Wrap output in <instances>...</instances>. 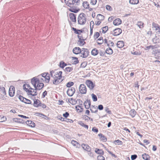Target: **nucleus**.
<instances>
[{
	"label": "nucleus",
	"instance_id": "1",
	"mask_svg": "<svg viewBox=\"0 0 160 160\" xmlns=\"http://www.w3.org/2000/svg\"><path fill=\"white\" fill-rule=\"evenodd\" d=\"M71 28L74 31V33L78 35L77 37L78 39L77 42L78 45L80 47L86 44L85 40L86 39L87 34H86L85 36L84 31L82 29H77L74 27H72Z\"/></svg>",
	"mask_w": 160,
	"mask_h": 160
},
{
	"label": "nucleus",
	"instance_id": "2",
	"mask_svg": "<svg viewBox=\"0 0 160 160\" xmlns=\"http://www.w3.org/2000/svg\"><path fill=\"white\" fill-rule=\"evenodd\" d=\"M50 74L53 78V83L55 85H58L62 81V71L57 69H55L50 71Z\"/></svg>",
	"mask_w": 160,
	"mask_h": 160
},
{
	"label": "nucleus",
	"instance_id": "3",
	"mask_svg": "<svg viewBox=\"0 0 160 160\" xmlns=\"http://www.w3.org/2000/svg\"><path fill=\"white\" fill-rule=\"evenodd\" d=\"M80 2V0H64L65 4L68 7V10L74 13H77L80 11V9L73 6L75 4H77Z\"/></svg>",
	"mask_w": 160,
	"mask_h": 160
},
{
	"label": "nucleus",
	"instance_id": "4",
	"mask_svg": "<svg viewBox=\"0 0 160 160\" xmlns=\"http://www.w3.org/2000/svg\"><path fill=\"white\" fill-rule=\"evenodd\" d=\"M31 83L35 88L39 90L42 89L44 86L43 79L40 76L38 75L32 78Z\"/></svg>",
	"mask_w": 160,
	"mask_h": 160
},
{
	"label": "nucleus",
	"instance_id": "5",
	"mask_svg": "<svg viewBox=\"0 0 160 160\" xmlns=\"http://www.w3.org/2000/svg\"><path fill=\"white\" fill-rule=\"evenodd\" d=\"M23 88L28 96H34L37 95V89L32 88L28 83L24 84L23 86Z\"/></svg>",
	"mask_w": 160,
	"mask_h": 160
},
{
	"label": "nucleus",
	"instance_id": "6",
	"mask_svg": "<svg viewBox=\"0 0 160 160\" xmlns=\"http://www.w3.org/2000/svg\"><path fill=\"white\" fill-rule=\"evenodd\" d=\"M78 23L83 25L85 24L87 21V18L85 14L84 13L80 14L78 18Z\"/></svg>",
	"mask_w": 160,
	"mask_h": 160
},
{
	"label": "nucleus",
	"instance_id": "7",
	"mask_svg": "<svg viewBox=\"0 0 160 160\" xmlns=\"http://www.w3.org/2000/svg\"><path fill=\"white\" fill-rule=\"evenodd\" d=\"M39 76H40L42 78L43 82L46 83H49L50 80V74L48 72H43L39 75Z\"/></svg>",
	"mask_w": 160,
	"mask_h": 160
},
{
	"label": "nucleus",
	"instance_id": "8",
	"mask_svg": "<svg viewBox=\"0 0 160 160\" xmlns=\"http://www.w3.org/2000/svg\"><path fill=\"white\" fill-rule=\"evenodd\" d=\"M33 106L36 108L41 107L42 108L44 109L46 108L47 106L45 104L42 103L41 101L39 99H35L34 101Z\"/></svg>",
	"mask_w": 160,
	"mask_h": 160
},
{
	"label": "nucleus",
	"instance_id": "9",
	"mask_svg": "<svg viewBox=\"0 0 160 160\" xmlns=\"http://www.w3.org/2000/svg\"><path fill=\"white\" fill-rule=\"evenodd\" d=\"M89 53V52L87 49L82 48L80 52V56L83 58H86L88 56Z\"/></svg>",
	"mask_w": 160,
	"mask_h": 160
},
{
	"label": "nucleus",
	"instance_id": "10",
	"mask_svg": "<svg viewBox=\"0 0 160 160\" xmlns=\"http://www.w3.org/2000/svg\"><path fill=\"white\" fill-rule=\"evenodd\" d=\"M79 91L82 94H85L87 93V88L84 84H81L79 88Z\"/></svg>",
	"mask_w": 160,
	"mask_h": 160
},
{
	"label": "nucleus",
	"instance_id": "11",
	"mask_svg": "<svg viewBox=\"0 0 160 160\" xmlns=\"http://www.w3.org/2000/svg\"><path fill=\"white\" fill-rule=\"evenodd\" d=\"M82 6L84 8L88 9L89 11H92L93 9L90 7L89 3L88 1H84L82 3Z\"/></svg>",
	"mask_w": 160,
	"mask_h": 160
},
{
	"label": "nucleus",
	"instance_id": "12",
	"mask_svg": "<svg viewBox=\"0 0 160 160\" xmlns=\"http://www.w3.org/2000/svg\"><path fill=\"white\" fill-rule=\"evenodd\" d=\"M75 91V88L72 87L68 88L67 91V94L69 96H72L74 93Z\"/></svg>",
	"mask_w": 160,
	"mask_h": 160
},
{
	"label": "nucleus",
	"instance_id": "13",
	"mask_svg": "<svg viewBox=\"0 0 160 160\" xmlns=\"http://www.w3.org/2000/svg\"><path fill=\"white\" fill-rule=\"evenodd\" d=\"M86 84L87 86L90 89H92L94 87L93 82L91 80H88L86 82Z\"/></svg>",
	"mask_w": 160,
	"mask_h": 160
},
{
	"label": "nucleus",
	"instance_id": "14",
	"mask_svg": "<svg viewBox=\"0 0 160 160\" xmlns=\"http://www.w3.org/2000/svg\"><path fill=\"white\" fill-rule=\"evenodd\" d=\"M122 32L121 29L117 28L114 30L112 31V34L114 36H117L120 34Z\"/></svg>",
	"mask_w": 160,
	"mask_h": 160
},
{
	"label": "nucleus",
	"instance_id": "15",
	"mask_svg": "<svg viewBox=\"0 0 160 160\" xmlns=\"http://www.w3.org/2000/svg\"><path fill=\"white\" fill-rule=\"evenodd\" d=\"M69 17L70 20L73 22H76V16L73 13H71L69 14Z\"/></svg>",
	"mask_w": 160,
	"mask_h": 160
},
{
	"label": "nucleus",
	"instance_id": "16",
	"mask_svg": "<svg viewBox=\"0 0 160 160\" xmlns=\"http://www.w3.org/2000/svg\"><path fill=\"white\" fill-rule=\"evenodd\" d=\"M15 93V88L14 86H11L9 88V94L11 97H13Z\"/></svg>",
	"mask_w": 160,
	"mask_h": 160
},
{
	"label": "nucleus",
	"instance_id": "17",
	"mask_svg": "<svg viewBox=\"0 0 160 160\" xmlns=\"http://www.w3.org/2000/svg\"><path fill=\"white\" fill-rule=\"evenodd\" d=\"M98 136L99 137L100 141L103 142H106L107 141V139L106 137L102 134H99Z\"/></svg>",
	"mask_w": 160,
	"mask_h": 160
},
{
	"label": "nucleus",
	"instance_id": "18",
	"mask_svg": "<svg viewBox=\"0 0 160 160\" xmlns=\"http://www.w3.org/2000/svg\"><path fill=\"white\" fill-rule=\"evenodd\" d=\"M122 23L121 20L119 18H117L113 21V24L115 26H118L121 24Z\"/></svg>",
	"mask_w": 160,
	"mask_h": 160
},
{
	"label": "nucleus",
	"instance_id": "19",
	"mask_svg": "<svg viewBox=\"0 0 160 160\" xmlns=\"http://www.w3.org/2000/svg\"><path fill=\"white\" fill-rule=\"evenodd\" d=\"M81 49L78 47H76L73 48L72 51L73 52L76 54H78L80 53Z\"/></svg>",
	"mask_w": 160,
	"mask_h": 160
},
{
	"label": "nucleus",
	"instance_id": "20",
	"mask_svg": "<svg viewBox=\"0 0 160 160\" xmlns=\"http://www.w3.org/2000/svg\"><path fill=\"white\" fill-rule=\"evenodd\" d=\"M104 19L105 17L100 14H98L96 17V19L97 20L101 22H102Z\"/></svg>",
	"mask_w": 160,
	"mask_h": 160
},
{
	"label": "nucleus",
	"instance_id": "21",
	"mask_svg": "<svg viewBox=\"0 0 160 160\" xmlns=\"http://www.w3.org/2000/svg\"><path fill=\"white\" fill-rule=\"evenodd\" d=\"M84 107L86 109H89L91 106V102L89 100H87L84 102Z\"/></svg>",
	"mask_w": 160,
	"mask_h": 160
},
{
	"label": "nucleus",
	"instance_id": "22",
	"mask_svg": "<svg viewBox=\"0 0 160 160\" xmlns=\"http://www.w3.org/2000/svg\"><path fill=\"white\" fill-rule=\"evenodd\" d=\"M81 146L84 150L88 152L90 151L91 148L88 145L83 143L82 144Z\"/></svg>",
	"mask_w": 160,
	"mask_h": 160
},
{
	"label": "nucleus",
	"instance_id": "23",
	"mask_svg": "<svg viewBox=\"0 0 160 160\" xmlns=\"http://www.w3.org/2000/svg\"><path fill=\"white\" fill-rule=\"evenodd\" d=\"M26 123L28 126L32 128L35 127V124L34 122L31 120H28L26 121Z\"/></svg>",
	"mask_w": 160,
	"mask_h": 160
},
{
	"label": "nucleus",
	"instance_id": "24",
	"mask_svg": "<svg viewBox=\"0 0 160 160\" xmlns=\"http://www.w3.org/2000/svg\"><path fill=\"white\" fill-rule=\"evenodd\" d=\"M68 102L72 105H74L76 103L77 101L75 99L71 98L68 99Z\"/></svg>",
	"mask_w": 160,
	"mask_h": 160
},
{
	"label": "nucleus",
	"instance_id": "25",
	"mask_svg": "<svg viewBox=\"0 0 160 160\" xmlns=\"http://www.w3.org/2000/svg\"><path fill=\"white\" fill-rule=\"evenodd\" d=\"M95 152L98 154H99V155H103L104 154V151H103L102 149H98V148H95Z\"/></svg>",
	"mask_w": 160,
	"mask_h": 160
},
{
	"label": "nucleus",
	"instance_id": "26",
	"mask_svg": "<svg viewBox=\"0 0 160 160\" xmlns=\"http://www.w3.org/2000/svg\"><path fill=\"white\" fill-rule=\"evenodd\" d=\"M142 157L145 160H150L151 158L150 156L146 153H144L142 154Z\"/></svg>",
	"mask_w": 160,
	"mask_h": 160
},
{
	"label": "nucleus",
	"instance_id": "27",
	"mask_svg": "<svg viewBox=\"0 0 160 160\" xmlns=\"http://www.w3.org/2000/svg\"><path fill=\"white\" fill-rule=\"evenodd\" d=\"M72 144L77 148H79L80 147V144L77 141L74 140H72L71 142Z\"/></svg>",
	"mask_w": 160,
	"mask_h": 160
},
{
	"label": "nucleus",
	"instance_id": "28",
	"mask_svg": "<svg viewBox=\"0 0 160 160\" xmlns=\"http://www.w3.org/2000/svg\"><path fill=\"white\" fill-rule=\"evenodd\" d=\"M75 108L77 112H80L83 111V108L80 105H77L75 107Z\"/></svg>",
	"mask_w": 160,
	"mask_h": 160
},
{
	"label": "nucleus",
	"instance_id": "29",
	"mask_svg": "<svg viewBox=\"0 0 160 160\" xmlns=\"http://www.w3.org/2000/svg\"><path fill=\"white\" fill-rule=\"evenodd\" d=\"M118 47L119 48H122L124 46V43L123 41H118L117 43Z\"/></svg>",
	"mask_w": 160,
	"mask_h": 160
},
{
	"label": "nucleus",
	"instance_id": "30",
	"mask_svg": "<svg viewBox=\"0 0 160 160\" xmlns=\"http://www.w3.org/2000/svg\"><path fill=\"white\" fill-rule=\"evenodd\" d=\"M79 61L76 57H72V64H76L78 63Z\"/></svg>",
	"mask_w": 160,
	"mask_h": 160
},
{
	"label": "nucleus",
	"instance_id": "31",
	"mask_svg": "<svg viewBox=\"0 0 160 160\" xmlns=\"http://www.w3.org/2000/svg\"><path fill=\"white\" fill-rule=\"evenodd\" d=\"M129 3L132 5H136L139 3V0H129Z\"/></svg>",
	"mask_w": 160,
	"mask_h": 160
},
{
	"label": "nucleus",
	"instance_id": "32",
	"mask_svg": "<svg viewBox=\"0 0 160 160\" xmlns=\"http://www.w3.org/2000/svg\"><path fill=\"white\" fill-rule=\"evenodd\" d=\"M109 55L112 54L113 53L112 50L110 48H107L105 51Z\"/></svg>",
	"mask_w": 160,
	"mask_h": 160
},
{
	"label": "nucleus",
	"instance_id": "33",
	"mask_svg": "<svg viewBox=\"0 0 160 160\" xmlns=\"http://www.w3.org/2000/svg\"><path fill=\"white\" fill-rule=\"evenodd\" d=\"M160 53V49L157 48L154 49L152 51V54H154L155 56L158 54Z\"/></svg>",
	"mask_w": 160,
	"mask_h": 160
},
{
	"label": "nucleus",
	"instance_id": "34",
	"mask_svg": "<svg viewBox=\"0 0 160 160\" xmlns=\"http://www.w3.org/2000/svg\"><path fill=\"white\" fill-rule=\"evenodd\" d=\"M78 123L79 125H81V126L85 128L88 129V126L87 125H85L82 121H79L78 122Z\"/></svg>",
	"mask_w": 160,
	"mask_h": 160
},
{
	"label": "nucleus",
	"instance_id": "35",
	"mask_svg": "<svg viewBox=\"0 0 160 160\" xmlns=\"http://www.w3.org/2000/svg\"><path fill=\"white\" fill-rule=\"evenodd\" d=\"M67 65V64L65 63L64 61H61L59 63V67L62 68H63L64 67Z\"/></svg>",
	"mask_w": 160,
	"mask_h": 160
},
{
	"label": "nucleus",
	"instance_id": "36",
	"mask_svg": "<svg viewBox=\"0 0 160 160\" xmlns=\"http://www.w3.org/2000/svg\"><path fill=\"white\" fill-rule=\"evenodd\" d=\"M91 112L92 113H96L98 112L97 108L96 107L92 106L90 109Z\"/></svg>",
	"mask_w": 160,
	"mask_h": 160
},
{
	"label": "nucleus",
	"instance_id": "37",
	"mask_svg": "<svg viewBox=\"0 0 160 160\" xmlns=\"http://www.w3.org/2000/svg\"><path fill=\"white\" fill-rule=\"evenodd\" d=\"M98 53V50L94 48V49H93L91 51V54L92 55L94 56H96L97 55Z\"/></svg>",
	"mask_w": 160,
	"mask_h": 160
},
{
	"label": "nucleus",
	"instance_id": "38",
	"mask_svg": "<svg viewBox=\"0 0 160 160\" xmlns=\"http://www.w3.org/2000/svg\"><path fill=\"white\" fill-rule=\"evenodd\" d=\"M0 92L3 95H6V94L5 88L3 87L0 88Z\"/></svg>",
	"mask_w": 160,
	"mask_h": 160
},
{
	"label": "nucleus",
	"instance_id": "39",
	"mask_svg": "<svg viewBox=\"0 0 160 160\" xmlns=\"http://www.w3.org/2000/svg\"><path fill=\"white\" fill-rule=\"evenodd\" d=\"M160 27V26L158 24L154 22H152V28H154L155 30L158 29Z\"/></svg>",
	"mask_w": 160,
	"mask_h": 160
},
{
	"label": "nucleus",
	"instance_id": "40",
	"mask_svg": "<svg viewBox=\"0 0 160 160\" xmlns=\"http://www.w3.org/2000/svg\"><path fill=\"white\" fill-rule=\"evenodd\" d=\"M114 143L116 145H121L123 144L122 142L119 140H116L114 141Z\"/></svg>",
	"mask_w": 160,
	"mask_h": 160
},
{
	"label": "nucleus",
	"instance_id": "41",
	"mask_svg": "<svg viewBox=\"0 0 160 160\" xmlns=\"http://www.w3.org/2000/svg\"><path fill=\"white\" fill-rule=\"evenodd\" d=\"M103 38L102 37H100L97 41V42L98 44L101 45L103 42Z\"/></svg>",
	"mask_w": 160,
	"mask_h": 160
},
{
	"label": "nucleus",
	"instance_id": "42",
	"mask_svg": "<svg viewBox=\"0 0 160 160\" xmlns=\"http://www.w3.org/2000/svg\"><path fill=\"white\" fill-rule=\"evenodd\" d=\"M136 111L134 110H131L130 111V115L132 118L134 117L136 115Z\"/></svg>",
	"mask_w": 160,
	"mask_h": 160
},
{
	"label": "nucleus",
	"instance_id": "43",
	"mask_svg": "<svg viewBox=\"0 0 160 160\" xmlns=\"http://www.w3.org/2000/svg\"><path fill=\"white\" fill-rule=\"evenodd\" d=\"M74 82L72 81H70L68 82L66 85L67 88H70L74 85Z\"/></svg>",
	"mask_w": 160,
	"mask_h": 160
},
{
	"label": "nucleus",
	"instance_id": "44",
	"mask_svg": "<svg viewBox=\"0 0 160 160\" xmlns=\"http://www.w3.org/2000/svg\"><path fill=\"white\" fill-rule=\"evenodd\" d=\"M73 70L72 67H67L65 69V71L68 72H70L72 71Z\"/></svg>",
	"mask_w": 160,
	"mask_h": 160
},
{
	"label": "nucleus",
	"instance_id": "45",
	"mask_svg": "<svg viewBox=\"0 0 160 160\" xmlns=\"http://www.w3.org/2000/svg\"><path fill=\"white\" fill-rule=\"evenodd\" d=\"M102 32L103 33H105L108 30V27L107 26H105L102 28Z\"/></svg>",
	"mask_w": 160,
	"mask_h": 160
},
{
	"label": "nucleus",
	"instance_id": "46",
	"mask_svg": "<svg viewBox=\"0 0 160 160\" xmlns=\"http://www.w3.org/2000/svg\"><path fill=\"white\" fill-rule=\"evenodd\" d=\"M137 25L141 28H143L144 27V23L141 21L138 22Z\"/></svg>",
	"mask_w": 160,
	"mask_h": 160
},
{
	"label": "nucleus",
	"instance_id": "47",
	"mask_svg": "<svg viewBox=\"0 0 160 160\" xmlns=\"http://www.w3.org/2000/svg\"><path fill=\"white\" fill-rule=\"evenodd\" d=\"M13 122H17L18 123H21L22 120L19 118H14L12 119Z\"/></svg>",
	"mask_w": 160,
	"mask_h": 160
},
{
	"label": "nucleus",
	"instance_id": "48",
	"mask_svg": "<svg viewBox=\"0 0 160 160\" xmlns=\"http://www.w3.org/2000/svg\"><path fill=\"white\" fill-rule=\"evenodd\" d=\"M97 160H105V158L103 155H99L97 157Z\"/></svg>",
	"mask_w": 160,
	"mask_h": 160
},
{
	"label": "nucleus",
	"instance_id": "49",
	"mask_svg": "<svg viewBox=\"0 0 160 160\" xmlns=\"http://www.w3.org/2000/svg\"><path fill=\"white\" fill-rule=\"evenodd\" d=\"M23 102L28 104H30L32 103V102L30 100L25 98Z\"/></svg>",
	"mask_w": 160,
	"mask_h": 160
},
{
	"label": "nucleus",
	"instance_id": "50",
	"mask_svg": "<svg viewBox=\"0 0 160 160\" xmlns=\"http://www.w3.org/2000/svg\"><path fill=\"white\" fill-rule=\"evenodd\" d=\"M106 9L109 11H111L112 10V8L111 7L108 5H107L105 6Z\"/></svg>",
	"mask_w": 160,
	"mask_h": 160
},
{
	"label": "nucleus",
	"instance_id": "51",
	"mask_svg": "<svg viewBox=\"0 0 160 160\" xmlns=\"http://www.w3.org/2000/svg\"><path fill=\"white\" fill-rule=\"evenodd\" d=\"M100 36V34L98 32H96L94 33V39H97Z\"/></svg>",
	"mask_w": 160,
	"mask_h": 160
},
{
	"label": "nucleus",
	"instance_id": "52",
	"mask_svg": "<svg viewBox=\"0 0 160 160\" xmlns=\"http://www.w3.org/2000/svg\"><path fill=\"white\" fill-rule=\"evenodd\" d=\"M92 100L93 101L95 102L97 101V98L96 96L93 93H92Z\"/></svg>",
	"mask_w": 160,
	"mask_h": 160
},
{
	"label": "nucleus",
	"instance_id": "53",
	"mask_svg": "<svg viewBox=\"0 0 160 160\" xmlns=\"http://www.w3.org/2000/svg\"><path fill=\"white\" fill-rule=\"evenodd\" d=\"M69 116V114L68 112H66L65 113L63 114V116L65 118H67Z\"/></svg>",
	"mask_w": 160,
	"mask_h": 160
},
{
	"label": "nucleus",
	"instance_id": "54",
	"mask_svg": "<svg viewBox=\"0 0 160 160\" xmlns=\"http://www.w3.org/2000/svg\"><path fill=\"white\" fill-rule=\"evenodd\" d=\"M94 22L93 21H92L90 23V28H93L94 26Z\"/></svg>",
	"mask_w": 160,
	"mask_h": 160
},
{
	"label": "nucleus",
	"instance_id": "55",
	"mask_svg": "<svg viewBox=\"0 0 160 160\" xmlns=\"http://www.w3.org/2000/svg\"><path fill=\"white\" fill-rule=\"evenodd\" d=\"M97 2V0H90V4L93 5H95Z\"/></svg>",
	"mask_w": 160,
	"mask_h": 160
},
{
	"label": "nucleus",
	"instance_id": "56",
	"mask_svg": "<svg viewBox=\"0 0 160 160\" xmlns=\"http://www.w3.org/2000/svg\"><path fill=\"white\" fill-rule=\"evenodd\" d=\"M105 112L108 114H111V111L108 108H106L105 109Z\"/></svg>",
	"mask_w": 160,
	"mask_h": 160
},
{
	"label": "nucleus",
	"instance_id": "57",
	"mask_svg": "<svg viewBox=\"0 0 160 160\" xmlns=\"http://www.w3.org/2000/svg\"><path fill=\"white\" fill-rule=\"evenodd\" d=\"M87 65V63L86 62H82L81 65V67L82 68H85Z\"/></svg>",
	"mask_w": 160,
	"mask_h": 160
},
{
	"label": "nucleus",
	"instance_id": "58",
	"mask_svg": "<svg viewBox=\"0 0 160 160\" xmlns=\"http://www.w3.org/2000/svg\"><path fill=\"white\" fill-rule=\"evenodd\" d=\"M101 22H101L97 20L96 21H95V24L96 25L98 26L101 24Z\"/></svg>",
	"mask_w": 160,
	"mask_h": 160
},
{
	"label": "nucleus",
	"instance_id": "59",
	"mask_svg": "<svg viewBox=\"0 0 160 160\" xmlns=\"http://www.w3.org/2000/svg\"><path fill=\"white\" fill-rule=\"evenodd\" d=\"M36 115L37 116H39L40 117H46V116L41 113H36Z\"/></svg>",
	"mask_w": 160,
	"mask_h": 160
},
{
	"label": "nucleus",
	"instance_id": "60",
	"mask_svg": "<svg viewBox=\"0 0 160 160\" xmlns=\"http://www.w3.org/2000/svg\"><path fill=\"white\" fill-rule=\"evenodd\" d=\"M114 18V17L113 16H111L108 18V21L110 22H111Z\"/></svg>",
	"mask_w": 160,
	"mask_h": 160
},
{
	"label": "nucleus",
	"instance_id": "61",
	"mask_svg": "<svg viewBox=\"0 0 160 160\" xmlns=\"http://www.w3.org/2000/svg\"><path fill=\"white\" fill-rule=\"evenodd\" d=\"M137 158V156L136 155H132L131 156V158L132 160L135 159Z\"/></svg>",
	"mask_w": 160,
	"mask_h": 160
},
{
	"label": "nucleus",
	"instance_id": "62",
	"mask_svg": "<svg viewBox=\"0 0 160 160\" xmlns=\"http://www.w3.org/2000/svg\"><path fill=\"white\" fill-rule=\"evenodd\" d=\"M134 87L135 88H137L138 89H139V85L138 84V82L137 81L134 84Z\"/></svg>",
	"mask_w": 160,
	"mask_h": 160
},
{
	"label": "nucleus",
	"instance_id": "63",
	"mask_svg": "<svg viewBox=\"0 0 160 160\" xmlns=\"http://www.w3.org/2000/svg\"><path fill=\"white\" fill-rule=\"evenodd\" d=\"M103 107L102 105H100L98 106V108L100 110H102L103 109Z\"/></svg>",
	"mask_w": 160,
	"mask_h": 160
},
{
	"label": "nucleus",
	"instance_id": "64",
	"mask_svg": "<svg viewBox=\"0 0 160 160\" xmlns=\"http://www.w3.org/2000/svg\"><path fill=\"white\" fill-rule=\"evenodd\" d=\"M92 131L95 132H98V130L96 128H92Z\"/></svg>",
	"mask_w": 160,
	"mask_h": 160
}]
</instances>
